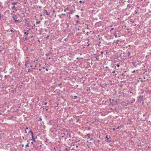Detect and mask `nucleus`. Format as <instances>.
Here are the masks:
<instances>
[{"label":"nucleus","instance_id":"f257e3e1","mask_svg":"<svg viewBox=\"0 0 151 151\" xmlns=\"http://www.w3.org/2000/svg\"><path fill=\"white\" fill-rule=\"evenodd\" d=\"M143 98V96L142 95H140L137 97V100L138 102L142 103V104H144V100Z\"/></svg>","mask_w":151,"mask_h":151},{"label":"nucleus","instance_id":"f03ea898","mask_svg":"<svg viewBox=\"0 0 151 151\" xmlns=\"http://www.w3.org/2000/svg\"><path fill=\"white\" fill-rule=\"evenodd\" d=\"M12 17L13 19L14 20V22L15 23H17V22L19 21V19H18V17L16 15H13L12 16Z\"/></svg>","mask_w":151,"mask_h":151},{"label":"nucleus","instance_id":"7ed1b4c3","mask_svg":"<svg viewBox=\"0 0 151 151\" xmlns=\"http://www.w3.org/2000/svg\"><path fill=\"white\" fill-rule=\"evenodd\" d=\"M132 63L134 66L136 68L137 67V65H139V64L138 63H137L136 62H132Z\"/></svg>","mask_w":151,"mask_h":151},{"label":"nucleus","instance_id":"20e7f679","mask_svg":"<svg viewBox=\"0 0 151 151\" xmlns=\"http://www.w3.org/2000/svg\"><path fill=\"white\" fill-rule=\"evenodd\" d=\"M106 138L107 139L106 140V142H111V138H108L107 136H106Z\"/></svg>","mask_w":151,"mask_h":151},{"label":"nucleus","instance_id":"39448f33","mask_svg":"<svg viewBox=\"0 0 151 151\" xmlns=\"http://www.w3.org/2000/svg\"><path fill=\"white\" fill-rule=\"evenodd\" d=\"M25 23L26 24L27 26L28 27H30L31 25L29 24V21H27L25 22Z\"/></svg>","mask_w":151,"mask_h":151},{"label":"nucleus","instance_id":"423d86ee","mask_svg":"<svg viewBox=\"0 0 151 151\" xmlns=\"http://www.w3.org/2000/svg\"><path fill=\"white\" fill-rule=\"evenodd\" d=\"M94 55H96V54H95ZM99 55H98L97 54L96 55V57H95L96 59V60H99Z\"/></svg>","mask_w":151,"mask_h":151},{"label":"nucleus","instance_id":"0eeeda50","mask_svg":"<svg viewBox=\"0 0 151 151\" xmlns=\"http://www.w3.org/2000/svg\"><path fill=\"white\" fill-rule=\"evenodd\" d=\"M12 10H14L15 11H17V9H16V7L14 6H12Z\"/></svg>","mask_w":151,"mask_h":151},{"label":"nucleus","instance_id":"6e6552de","mask_svg":"<svg viewBox=\"0 0 151 151\" xmlns=\"http://www.w3.org/2000/svg\"><path fill=\"white\" fill-rule=\"evenodd\" d=\"M24 41H25L27 40H29L27 38V36L24 35Z\"/></svg>","mask_w":151,"mask_h":151},{"label":"nucleus","instance_id":"1a4fd4ad","mask_svg":"<svg viewBox=\"0 0 151 151\" xmlns=\"http://www.w3.org/2000/svg\"><path fill=\"white\" fill-rule=\"evenodd\" d=\"M14 118V116H12L10 117H8V119L9 120H12Z\"/></svg>","mask_w":151,"mask_h":151},{"label":"nucleus","instance_id":"9d476101","mask_svg":"<svg viewBox=\"0 0 151 151\" xmlns=\"http://www.w3.org/2000/svg\"><path fill=\"white\" fill-rule=\"evenodd\" d=\"M44 11H45V13H46V15H49V13L47 12V10H46V9H45Z\"/></svg>","mask_w":151,"mask_h":151},{"label":"nucleus","instance_id":"9b49d317","mask_svg":"<svg viewBox=\"0 0 151 151\" xmlns=\"http://www.w3.org/2000/svg\"><path fill=\"white\" fill-rule=\"evenodd\" d=\"M32 137L33 140L35 142V139L33 135H32Z\"/></svg>","mask_w":151,"mask_h":151},{"label":"nucleus","instance_id":"f8f14e48","mask_svg":"<svg viewBox=\"0 0 151 151\" xmlns=\"http://www.w3.org/2000/svg\"><path fill=\"white\" fill-rule=\"evenodd\" d=\"M73 11L72 10H70L69 12V14H73Z\"/></svg>","mask_w":151,"mask_h":151},{"label":"nucleus","instance_id":"ddd939ff","mask_svg":"<svg viewBox=\"0 0 151 151\" xmlns=\"http://www.w3.org/2000/svg\"><path fill=\"white\" fill-rule=\"evenodd\" d=\"M11 4L12 5H13L14 6L16 5L17 4V2H13L11 3Z\"/></svg>","mask_w":151,"mask_h":151},{"label":"nucleus","instance_id":"4468645a","mask_svg":"<svg viewBox=\"0 0 151 151\" xmlns=\"http://www.w3.org/2000/svg\"><path fill=\"white\" fill-rule=\"evenodd\" d=\"M29 133H31V134L32 135H33V132L31 130H30L28 132Z\"/></svg>","mask_w":151,"mask_h":151},{"label":"nucleus","instance_id":"2eb2a0df","mask_svg":"<svg viewBox=\"0 0 151 151\" xmlns=\"http://www.w3.org/2000/svg\"><path fill=\"white\" fill-rule=\"evenodd\" d=\"M127 54L128 56H129L131 54L130 52L129 51H128Z\"/></svg>","mask_w":151,"mask_h":151},{"label":"nucleus","instance_id":"dca6fc26","mask_svg":"<svg viewBox=\"0 0 151 151\" xmlns=\"http://www.w3.org/2000/svg\"><path fill=\"white\" fill-rule=\"evenodd\" d=\"M113 35L115 36V38H116V37H117V35H116V32H115V33H113Z\"/></svg>","mask_w":151,"mask_h":151},{"label":"nucleus","instance_id":"f3484780","mask_svg":"<svg viewBox=\"0 0 151 151\" xmlns=\"http://www.w3.org/2000/svg\"><path fill=\"white\" fill-rule=\"evenodd\" d=\"M69 10V9L68 8H65L64 9V12H66L67 10Z\"/></svg>","mask_w":151,"mask_h":151},{"label":"nucleus","instance_id":"a211bd4d","mask_svg":"<svg viewBox=\"0 0 151 151\" xmlns=\"http://www.w3.org/2000/svg\"><path fill=\"white\" fill-rule=\"evenodd\" d=\"M27 32H24V34H26V35H28L29 33H28L27 32H28V31H28V30H27Z\"/></svg>","mask_w":151,"mask_h":151},{"label":"nucleus","instance_id":"6ab92c4d","mask_svg":"<svg viewBox=\"0 0 151 151\" xmlns=\"http://www.w3.org/2000/svg\"><path fill=\"white\" fill-rule=\"evenodd\" d=\"M25 65L27 67V64H28V63H27V61H25Z\"/></svg>","mask_w":151,"mask_h":151},{"label":"nucleus","instance_id":"aec40b11","mask_svg":"<svg viewBox=\"0 0 151 151\" xmlns=\"http://www.w3.org/2000/svg\"><path fill=\"white\" fill-rule=\"evenodd\" d=\"M49 124L51 125L52 124L51 122L50 121H49V122L48 123Z\"/></svg>","mask_w":151,"mask_h":151},{"label":"nucleus","instance_id":"412c9836","mask_svg":"<svg viewBox=\"0 0 151 151\" xmlns=\"http://www.w3.org/2000/svg\"><path fill=\"white\" fill-rule=\"evenodd\" d=\"M79 2L80 3H81L82 2H83V3H85V1H79Z\"/></svg>","mask_w":151,"mask_h":151},{"label":"nucleus","instance_id":"4be33fe9","mask_svg":"<svg viewBox=\"0 0 151 151\" xmlns=\"http://www.w3.org/2000/svg\"><path fill=\"white\" fill-rule=\"evenodd\" d=\"M40 21H39L37 22H36V24H40Z\"/></svg>","mask_w":151,"mask_h":151},{"label":"nucleus","instance_id":"5701e85b","mask_svg":"<svg viewBox=\"0 0 151 151\" xmlns=\"http://www.w3.org/2000/svg\"><path fill=\"white\" fill-rule=\"evenodd\" d=\"M119 42V40H117L115 42L116 44H117L118 43V42Z\"/></svg>","mask_w":151,"mask_h":151},{"label":"nucleus","instance_id":"b1692460","mask_svg":"<svg viewBox=\"0 0 151 151\" xmlns=\"http://www.w3.org/2000/svg\"><path fill=\"white\" fill-rule=\"evenodd\" d=\"M122 76H126L124 73H123L122 74Z\"/></svg>","mask_w":151,"mask_h":151},{"label":"nucleus","instance_id":"393cba45","mask_svg":"<svg viewBox=\"0 0 151 151\" xmlns=\"http://www.w3.org/2000/svg\"><path fill=\"white\" fill-rule=\"evenodd\" d=\"M25 147H29V145L28 144H27L26 145H25Z\"/></svg>","mask_w":151,"mask_h":151},{"label":"nucleus","instance_id":"a878e982","mask_svg":"<svg viewBox=\"0 0 151 151\" xmlns=\"http://www.w3.org/2000/svg\"><path fill=\"white\" fill-rule=\"evenodd\" d=\"M10 31H11V32H14V31H13V30L12 29L10 30Z\"/></svg>","mask_w":151,"mask_h":151},{"label":"nucleus","instance_id":"bb28decb","mask_svg":"<svg viewBox=\"0 0 151 151\" xmlns=\"http://www.w3.org/2000/svg\"><path fill=\"white\" fill-rule=\"evenodd\" d=\"M67 17H68V18H69V19H70V15H67Z\"/></svg>","mask_w":151,"mask_h":151},{"label":"nucleus","instance_id":"cd10ccee","mask_svg":"<svg viewBox=\"0 0 151 151\" xmlns=\"http://www.w3.org/2000/svg\"><path fill=\"white\" fill-rule=\"evenodd\" d=\"M116 66H117V67L118 68H119V66H120V65H119V64H117V65H116Z\"/></svg>","mask_w":151,"mask_h":151},{"label":"nucleus","instance_id":"c85d7f7f","mask_svg":"<svg viewBox=\"0 0 151 151\" xmlns=\"http://www.w3.org/2000/svg\"><path fill=\"white\" fill-rule=\"evenodd\" d=\"M115 72V70H114V71H113L112 72V73H114Z\"/></svg>","mask_w":151,"mask_h":151},{"label":"nucleus","instance_id":"c756f323","mask_svg":"<svg viewBox=\"0 0 151 151\" xmlns=\"http://www.w3.org/2000/svg\"><path fill=\"white\" fill-rule=\"evenodd\" d=\"M73 97L74 99H76L77 97V96H74Z\"/></svg>","mask_w":151,"mask_h":151},{"label":"nucleus","instance_id":"7c9ffc66","mask_svg":"<svg viewBox=\"0 0 151 151\" xmlns=\"http://www.w3.org/2000/svg\"><path fill=\"white\" fill-rule=\"evenodd\" d=\"M114 29V28H112L110 30V31L111 32V31L112 30H113Z\"/></svg>","mask_w":151,"mask_h":151},{"label":"nucleus","instance_id":"2f4dec72","mask_svg":"<svg viewBox=\"0 0 151 151\" xmlns=\"http://www.w3.org/2000/svg\"><path fill=\"white\" fill-rule=\"evenodd\" d=\"M129 4H128L127 5V7H128L129 8H130V6H129Z\"/></svg>","mask_w":151,"mask_h":151},{"label":"nucleus","instance_id":"473e14b6","mask_svg":"<svg viewBox=\"0 0 151 151\" xmlns=\"http://www.w3.org/2000/svg\"><path fill=\"white\" fill-rule=\"evenodd\" d=\"M49 53H47V54H45V55H46V56H47L48 55H49Z\"/></svg>","mask_w":151,"mask_h":151},{"label":"nucleus","instance_id":"72a5a7b5","mask_svg":"<svg viewBox=\"0 0 151 151\" xmlns=\"http://www.w3.org/2000/svg\"><path fill=\"white\" fill-rule=\"evenodd\" d=\"M58 16L60 18H62V17L59 15H58Z\"/></svg>","mask_w":151,"mask_h":151},{"label":"nucleus","instance_id":"f704fd0d","mask_svg":"<svg viewBox=\"0 0 151 151\" xmlns=\"http://www.w3.org/2000/svg\"><path fill=\"white\" fill-rule=\"evenodd\" d=\"M39 120L40 121H42V118H41V117L40 118H39Z\"/></svg>","mask_w":151,"mask_h":151},{"label":"nucleus","instance_id":"c9c22d12","mask_svg":"<svg viewBox=\"0 0 151 151\" xmlns=\"http://www.w3.org/2000/svg\"><path fill=\"white\" fill-rule=\"evenodd\" d=\"M76 17L77 18H79V16L78 15H76Z\"/></svg>","mask_w":151,"mask_h":151},{"label":"nucleus","instance_id":"e433bc0d","mask_svg":"<svg viewBox=\"0 0 151 151\" xmlns=\"http://www.w3.org/2000/svg\"><path fill=\"white\" fill-rule=\"evenodd\" d=\"M31 71H32V70H31V71H30V69H28V72H29Z\"/></svg>","mask_w":151,"mask_h":151},{"label":"nucleus","instance_id":"4c0bfd02","mask_svg":"<svg viewBox=\"0 0 151 151\" xmlns=\"http://www.w3.org/2000/svg\"><path fill=\"white\" fill-rule=\"evenodd\" d=\"M49 37V36L48 35V36H47L46 37V39H47Z\"/></svg>","mask_w":151,"mask_h":151},{"label":"nucleus","instance_id":"58836bf2","mask_svg":"<svg viewBox=\"0 0 151 151\" xmlns=\"http://www.w3.org/2000/svg\"><path fill=\"white\" fill-rule=\"evenodd\" d=\"M28 47H26V50H28Z\"/></svg>","mask_w":151,"mask_h":151},{"label":"nucleus","instance_id":"ea45409f","mask_svg":"<svg viewBox=\"0 0 151 151\" xmlns=\"http://www.w3.org/2000/svg\"><path fill=\"white\" fill-rule=\"evenodd\" d=\"M47 104V102H45L44 104V105H46Z\"/></svg>","mask_w":151,"mask_h":151},{"label":"nucleus","instance_id":"a19ab883","mask_svg":"<svg viewBox=\"0 0 151 151\" xmlns=\"http://www.w3.org/2000/svg\"><path fill=\"white\" fill-rule=\"evenodd\" d=\"M88 34H89V32H87L86 33V34H87V35H88Z\"/></svg>","mask_w":151,"mask_h":151},{"label":"nucleus","instance_id":"79ce46f5","mask_svg":"<svg viewBox=\"0 0 151 151\" xmlns=\"http://www.w3.org/2000/svg\"><path fill=\"white\" fill-rule=\"evenodd\" d=\"M79 22V21L78 20L76 22V23H78Z\"/></svg>","mask_w":151,"mask_h":151},{"label":"nucleus","instance_id":"37998d69","mask_svg":"<svg viewBox=\"0 0 151 151\" xmlns=\"http://www.w3.org/2000/svg\"><path fill=\"white\" fill-rule=\"evenodd\" d=\"M23 83H21V86H22V85H23Z\"/></svg>","mask_w":151,"mask_h":151},{"label":"nucleus","instance_id":"c03bdc74","mask_svg":"<svg viewBox=\"0 0 151 151\" xmlns=\"http://www.w3.org/2000/svg\"><path fill=\"white\" fill-rule=\"evenodd\" d=\"M33 37V35H32V36H31L30 37V38H32Z\"/></svg>","mask_w":151,"mask_h":151},{"label":"nucleus","instance_id":"a18cd8bd","mask_svg":"<svg viewBox=\"0 0 151 151\" xmlns=\"http://www.w3.org/2000/svg\"><path fill=\"white\" fill-rule=\"evenodd\" d=\"M25 133H27V131L26 130V129H25Z\"/></svg>","mask_w":151,"mask_h":151},{"label":"nucleus","instance_id":"49530a36","mask_svg":"<svg viewBox=\"0 0 151 151\" xmlns=\"http://www.w3.org/2000/svg\"><path fill=\"white\" fill-rule=\"evenodd\" d=\"M24 20H25V21H27H27H27V20L26 19H24Z\"/></svg>","mask_w":151,"mask_h":151},{"label":"nucleus","instance_id":"de8ad7c7","mask_svg":"<svg viewBox=\"0 0 151 151\" xmlns=\"http://www.w3.org/2000/svg\"><path fill=\"white\" fill-rule=\"evenodd\" d=\"M45 70L46 71H48V69L47 68H46Z\"/></svg>","mask_w":151,"mask_h":151},{"label":"nucleus","instance_id":"09e8293b","mask_svg":"<svg viewBox=\"0 0 151 151\" xmlns=\"http://www.w3.org/2000/svg\"><path fill=\"white\" fill-rule=\"evenodd\" d=\"M131 22H132V23H134V21H132V20H131Z\"/></svg>","mask_w":151,"mask_h":151},{"label":"nucleus","instance_id":"8fccbe9b","mask_svg":"<svg viewBox=\"0 0 151 151\" xmlns=\"http://www.w3.org/2000/svg\"><path fill=\"white\" fill-rule=\"evenodd\" d=\"M70 134H67V135H68V136H70Z\"/></svg>","mask_w":151,"mask_h":151},{"label":"nucleus","instance_id":"3c124183","mask_svg":"<svg viewBox=\"0 0 151 151\" xmlns=\"http://www.w3.org/2000/svg\"><path fill=\"white\" fill-rule=\"evenodd\" d=\"M101 54H103V51L101 52Z\"/></svg>","mask_w":151,"mask_h":151},{"label":"nucleus","instance_id":"603ef678","mask_svg":"<svg viewBox=\"0 0 151 151\" xmlns=\"http://www.w3.org/2000/svg\"><path fill=\"white\" fill-rule=\"evenodd\" d=\"M112 130H115V129L114 128H113L112 129Z\"/></svg>","mask_w":151,"mask_h":151},{"label":"nucleus","instance_id":"864d4df0","mask_svg":"<svg viewBox=\"0 0 151 151\" xmlns=\"http://www.w3.org/2000/svg\"><path fill=\"white\" fill-rule=\"evenodd\" d=\"M135 13L136 14H137V12L136 11H135Z\"/></svg>","mask_w":151,"mask_h":151},{"label":"nucleus","instance_id":"5fc2aeb1","mask_svg":"<svg viewBox=\"0 0 151 151\" xmlns=\"http://www.w3.org/2000/svg\"><path fill=\"white\" fill-rule=\"evenodd\" d=\"M35 61H36L38 62V61H39V60H38L37 59V60H35Z\"/></svg>","mask_w":151,"mask_h":151},{"label":"nucleus","instance_id":"6e6d98bb","mask_svg":"<svg viewBox=\"0 0 151 151\" xmlns=\"http://www.w3.org/2000/svg\"><path fill=\"white\" fill-rule=\"evenodd\" d=\"M135 70H134V71H132V73H134V72H135Z\"/></svg>","mask_w":151,"mask_h":151},{"label":"nucleus","instance_id":"4d7b16f0","mask_svg":"<svg viewBox=\"0 0 151 151\" xmlns=\"http://www.w3.org/2000/svg\"><path fill=\"white\" fill-rule=\"evenodd\" d=\"M27 129H28V128L27 127H26V129H26V130Z\"/></svg>","mask_w":151,"mask_h":151},{"label":"nucleus","instance_id":"13d9d810","mask_svg":"<svg viewBox=\"0 0 151 151\" xmlns=\"http://www.w3.org/2000/svg\"><path fill=\"white\" fill-rule=\"evenodd\" d=\"M87 136H90V134H87Z\"/></svg>","mask_w":151,"mask_h":151},{"label":"nucleus","instance_id":"bf43d9fd","mask_svg":"<svg viewBox=\"0 0 151 151\" xmlns=\"http://www.w3.org/2000/svg\"><path fill=\"white\" fill-rule=\"evenodd\" d=\"M126 72V71L124 70V71L123 73H125V72Z\"/></svg>","mask_w":151,"mask_h":151},{"label":"nucleus","instance_id":"052dcab7","mask_svg":"<svg viewBox=\"0 0 151 151\" xmlns=\"http://www.w3.org/2000/svg\"><path fill=\"white\" fill-rule=\"evenodd\" d=\"M90 44H88V45H87V46L88 47L89 46Z\"/></svg>","mask_w":151,"mask_h":151},{"label":"nucleus","instance_id":"680f3d73","mask_svg":"<svg viewBox=\"0 0 151 151\" xmlns=\"http://www.w3.org/2000/svg\"><path fill=\"white\" fill-rule=\"evenodd\" d=\"M110 44V43H109L108 44H107V45H109Z\"/></svg>","mask_w":151,"mask_h":151},{"label":"nucleus","instance_id":"e2e57ef3","mask_svg":"<svg viewBox=\"0 0 151 151\" xmlns=\"http://www.w3.org/2000/svg\"><path fill=\"white\" fill-rule=\"evenodd\" d=\"M50 59H51V58L50 57L49 58H48L49 60H50Z\"/></svg>","mask_w":151,"mask_h":151},{"label":"nucleus","instance_id":"0e129e2a","mask_svg":"<svg viewBox=\"0 0 151 151\" xmlns=\"http://www.w3.org/2000/svg\"><path fill=\"white\" fill-rule=\"evenodd\" d=\"M41 69H39V70L40 71H41Z\"/></svg>","mask_w":151,"mask_h":151},{"label":"nucleus","instance_id":"69168bd1","mask_svg":"<svg viewBox=\"0 0 151 151\" xmlns=\"http://www.w3.org/2000/svg\"><path fill=\"white\" fill-rule=\"evenodd\" d=\"M62 15H65V14H62Z\"/></svg>","mask_w":151,"mask_h":151},{"label":"nucleus","instance_id":"338daca9","mask_svg":"<svg viewBox=\"0 0 151 151\" xmlns=\"http://www.w3.org/2000/svg\"><path fill=\"white\" fill-rule=\"evenodd\" d=\"M41 7H41V6H39V8H41Z\"/></svg>","mask_w":151,"mask_h":151},{"label":"nucleus","instance_id":"774afa93","mask_svg":"<svg viewBox=\"0 0 151 151\" xmlns=\"http://www.w3.org/2000/svg\"><path fill=\"white\" fill-rule=\"evenodd\" d=\"M42 68V69H45V67H43Z\"/></svg>","mask_w":151,"mask_h":151}]
</instances>
